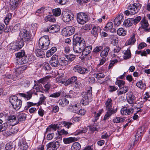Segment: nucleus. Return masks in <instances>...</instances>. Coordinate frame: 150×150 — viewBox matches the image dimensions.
<instances>
[{
	"label": "nucleus",
	"instance_id": "4",
	"mask_svg": "<svg viewBox=\"0 0 150 150\" xmlns=\"http://www.w3.org/2000/svg\"><path fill=\"white\" fill-rule=\"evenodd\" d=\"M92 88L90 87V89L87 91L86 92H83L82 94V98L80 101V103L83 105H87L89 101H91L92 94L91 93Z\"/></svg>",
	"mask_w": 150,
	"mask_h": 150
},
{
	"label": "nucleus",
	"instance_id": "44",
	"mask_svg": "<svg viewBox=\"0 0 150 150\" xmlns=\"http://www.w3.org/2000/svg\"><path fill=\"white\" fill-rule=\"evenodd\" d=\"M51 65L53 67H57L58 66L59 64V60H58L52 61L50 62Z\"/></svg>",
	"mask_w": 150,
	"mask_h": 150
},
{
	"label": "nucleus",
	"instance_id": "61",
	"mask_svg": "<svg viewBox=\"0 0 150 150\" xmlns=\"http://www.w3.org/2000/svg\"><path fill=\"white\" fill-rule=\"evenodd\" d=\"M58 133L59 135H66L68 134V132L64 129H61L59 131H58Z\"/></svg>",
	"mask_w": 150,
	"mask_h": 150
},
{
	"label": "nucleus",
	"instance_id": "1",
	"mask_svg": "<svg viewBox=\"0 0 150 150\" xmlns=\"http://www.w3.org/2000/svg\"><path fill=\"white\" fill-rule=\"evenodd\" d=\"M73 50L74 52L80 53H81L85 47V41L83 38L78 37L77 35L73 37Z\"/></svg>",
	"mask_w": 150,
	"mask_h": 150
},
{
	"label": "nucleus",
	"instance_id": "2",
	"mask_svg": "<svg viewBox=\"0 0 150 150\" xmlns=\"http://www.w3.org/2000/svg\"><path fill=\"white\" fill-rule=\"evenodd\" d=\"M112 100L111 98H108L105 103V107L107 112L104 116V120L108 119L112 115L114 114L117 112V108H112Z\"/></svg>",
	"mask_w": 150,
	"mask_h": 150
},
{
	"label": "nucleus",
	"instance_id": "33",
	"mask_svg": "<svg viewBox=\"0 0 150 150\" xmlns=\"http://www.w3.org/2000/svg\"><path fill=\"white\" fill-rule=\"evenodd\" d=\"M26 117V115L25 113L21 112L18 114L17 116V120L19 121H24Z\"/></svg>",
	"mask_w": 150,
	"mask_h": 150
},
{
	"label": "nucleus",
	"instance_id": "46",
	"mask_svg": "<svg viewBox=\"0 0 150 150\" xmlns=\"http://www.w3.org/2000/svg\"><path fill=\"white\" fill-rule=\"evenodd\" d=\"M65 57L67 60L72 61L74 60L76 58L75 55L73 54L65 55Z\"/></svg>",
	"mask_w": 150,
	"mask_h": 150
},
{
	"label": "nucleus",
	"instance_id": "51",
	"mask_svg": "<svg viewBox=\"0 0 150 150\" xmlns=\"http://www.w3.org/2000/svg\"><path fill=\"white\" fill-rule=\"evenodd\" d=\"M125 84V81L121 80H117L115 82V84L118 86L119 88L124 86Z\"/></svg>",
	"mask_w": 150,
	"mask_h": 150
},
{
	"label": "nucleus",
	"instance_id": "35",
	"mask_svg": "<svg viewBox=\"0 0 150 150\" xmlns=\"http://www.w3.org/2000/svg\"><path fill=\"white\" fill-rule=\"evenodd\" d=\"M35 53L37 56L40 58H43L45 57V53L40 49L36 50Z\"/></svg>",
	"mask_w": 150,
	"mask_h": 150
},
{
	"label": "nucleus",
	"instance_id": "26",
	"mask_svg": "<svg viewBox=\"0 0 150 150\" xmlns=\"http://www.w3.org/2000/svg\"><path fill=\"white\" fill-rule=\"evenodd\" d=\"M77 77L76 76H73L66 81L65 86H67L70 84L75 82L77 80Z\"/></svg>",
	"mask_w": 150,
	"mask_h": 150
},
{
	"label": "nucleus",
	"instance_id": "23",
	"mask_svg": "<svg viewBox=\"0 0 150 150\" xmlns=\"http://www.w3.org/2000/svg\"><path fill=\"white\" fill-rule=\"evenodd\" d=\"M14 24H12L9 26L10 30H11V32L12 33L17 31L20 29L21 26L20 24H17L14 25Z\"/></svg>",
	"mask_w": 150,
	"mask_h": 150
},
{
	"label": "nucleus",
	"instance_id": "11",
	"mask_svg": "<svg viewBox=\"0 0 150 150\" xmlns=\"http://www.w3.org/2000/svg\"><path fill=\"white\" fill-rule=\"evenodd\" d=\"M7 120L9 124L12 126H14L19 123V121L17 120L16 116L13 115L8 116Z\"/></svg>",
	"mask_w": 150,
	"mask_h": 150
},
{
	"label": "nucleus",
	"instance_id": "38",
	"mask_svg": "<svg viewBox=\"0 0 150 150\" xmlns=\"http://www.w3.org/2000/svg\"><path fill=\"white\" fill-rule=\"evenodd\" d=\"M125 120V118L117 117H114L112 121L114 123H117L122 122Z\"/></svg>",
	"mask_w": 150,
	"mask_h": 150
},
{
	"label": "nucleus",
	"instance_id": "48",
	"mask_svg": "<svg viewBox=\"0 0 150 150\" xmlns=\"http://www.w3.org/2000/svg\"><path fill=\"white\" fill-rule=\"evenodd\" d=\"M8 124L7 123H5L2 125H0V132L6 130Z\"/></svg>",
	"mask_w": 150,
	"mask_h": 150
},
{
	"label": "nucleus",
	"instance_id": "32",
	"mask_svg": "<svg viewBox=\"0 0 150 150\" xmlns=\"http://www.w3.org/2000/svg\"><path fill=\"white\" fill-rule=\"evenodd\" d=\"M91 50L92 47L90 46H87L83 50L82 52V54L85 56H87L91 52Z\"/></svg>",
	"mask_w": 150,
	"mask_h": 150
},
{
	"label": "nucleus",
	"instance_id": "30",
	"mask_svg": "<svg viewBox=\"0 0 150 150\" xmlns=\"http://www.w3.org/2000/svg\"><path fill=\"white\" fill-rule=\"evenodd\" d=\"M77 140V138L70 137L63 139V142L65 144H67Z\"/></svg>",
	"mask_w": 150,
	"mask_h": 150
},
{
	"label": "nucleus",
	"instance_id": "54",
	"mask_svg": "<svg viewBox=\"0 0 150 150\" xmlns=\"http://www.w3.org/2000/svg\"><path fill=\"white\" fill-rule=\"evenodd\" d=\"M44 87L45 88V89L44 90V92L48 93L50 88V83L49 82H47L46 84L45 85Z\"/></svg>",
	"mask_w": 150,
	"mask_h": 150
},
{
	"label": "nucleus",
	"instance_id": "64",
	"mask_svg": "<svg viewBox=\"0 0 150 150\" xmlns=\"http://www.w3.org/2000/svg\"><path fill=\"white\" fill-rule=\"evenodd\" d=\"M147 45L146 43L144 42H142L139 45L138 48L139 50H141L145 47Z\"/></svg>",
	"mask_w": 150,
	"mask_h": 150
},
{
	"label": "nucleus",
	"instance_id": "9",
	"mask_svg": "<svg viewBox=\"0 0 150 150\" xmlns=\"http://www.w3.org/2000/svg\"><path fill=\"white\" fill-rule=\"evenodd\" d=\"M62 18L65 22H69L73 19V14L70 11H64L62 12Z\"/></svg>",
	"mask_w": 150,
	"mask_h": 150
},
{
	"label": "nucleus",
	"instance_id": "6",
	"mask_svg": "<svg viewBox=\"0 0 150 150\" xmlns=\"http://www.w3.org/2000/svg\"><path fill=\"white\" fill-rule=\"evenodd\" d=\"M50 44V40L48 36H43L39 40V47L43 50H46L48 48Z\"/></svg>",
	"mask_w": 150,
	"mask_h": 150
},
{
	"label": "nucleus",
	"instance_id": "8",
	"mask_svg": "<svg viewBox=\"0 0 150 150\" xmlns=\"http://www.w3.org/2000/svg\"><path fill=\"white\" fill-rule=\"evenodd\" d=\"M77 21L81 24L86 23L88 21V16L84 13H79L77 15Z\"/></svg>",
	"mask_w": 150,
	"mask_h": 150
},
{
	"label": "nucleus",
	"instance_id": "14",
	"mask_svg": "<svg viewBox=\"0 0 150 150\" xmlns=\"http://www.w3.org/2000/svg\"><path fill=\"white\" fill-rule=\"evenodd\" d=\"M59 142L58 141L51 142L47 145V149L52 148V150H56L59 146Z\"/></svg>",
	"mask_w": 150,
	"mask_h": 150
},
{
	"label": "nucleus",
	"instance_id": "37",
	"mask_svg": "<svg viewBox=\"0 0 150 150\" xmlns=\"http://www.w3.org/2000/svg\"><path fill=\"white\" fill-rule=\"evenodd\" d=\"M140 24L141 25L142 28L146 29L147 28L149 24L147 20L144 18L141 21Z\"/></svg>",
	"mask_w": 150,
	"mask_h": 150
},
{
	"label": "nucleus",
	"instance_id": "56",
	"mask_svg": "<svg viewBox=\"0 0 150 150\" xmlns=\"http://www.w3.org/2000/svg\"><path fill=\"white\" fill-rule=\"evenodd\" d=\"M44 10V7H42L37 10L35 13V14L37 16H40L39 14H41L43 12Z\"/></svg>",
	"mask_w": 150,
	"mask_h": 150
},
{
	"label": "nucleus",
	"instance_id": "50",
	"mask_svg": "<svg viewBox=\"0 0 150 150\" xmlns=\"http://www.w3.org/2000/svg\"><path fill=\"white\" fill-rule=\"evenodd\" d=\"M25 53L24 50H21V52H19L16 54V57L22 58L24 56Z\"/></svg>",
	"mask_w": 150,
	"mask_h": 150
},
{
	"label": "nucleus",
	"instance_id": "57",
	"mask_svg": "<svg viewBox=\"0 0 150 150\" xmlns=\"http://www.w3.org/2000/svg\"><path fill=\"white\" fill-rule=\"evenodd\" d=\"M62 124L64 126L69 129L72 125V123L70 122L63 121Z\"/></svg>",
	"mask_w": 150,
	"mask_h": 150
},
{
	"label": "nucleus",
	"instance_id": "17",
	"mask_svg": "<svg viewBox=\"0 0 150 150\" xmlns=\"http://www.w3.org/2000/svg\"><path fill=\"white\" fill-rule=\"evenodd\" d=\"M123 15L122 14H120L118 16L114 19V25L117 26L119 25L123 21Z\"/></svg>",
	"mask_w": 150,
	"mask_h": 150
},
{
	"label": "nucleus",
	"instance_id": "15",
	"mask_svg": "<svg viewBox=\"0 0 150 150\" xmlns=\"http://www.w3.org/2000/svg\"><path fill=\"white\" fill-rule=\"evenodd\" d=\"M134 111V109L132 108L127 109V107H124L121 109V113L122 115H128L132 114Z\"/></svg>",
	"mask_w": 150,
	"mask_h": 150
},
{
	"label": "nucleus",
	"instance_id": "31",
	"mask_svg": "<svg viewBox=\"0 0 150 150\" xmlns=\"http://www.w3.org/2000/svg\"><path fill=\"white\" fill-rule=\"evenodd\" d=\"M150 53V50L147 49L146 51H136V54H140L142 56H146L147 54H149Z\"/></svg>",
	"mask_w": 150,
	"mask_h": 150
},
{
	"label": "nucleus",
	"instance_id": "59",
	"mask_svg": "<svg viewBox=\"0 0 150 150\" xmlns=\"http://www.w3.org/2000/svg\"><path fill=\"white\" fill-rule=\"evenodd\" d=\"M13 147L11 143H8L6 145L5 150H11Z\"/></svg>",
	"mask_w": 150,
	"mask_h": 150
},
{
	"label": "nucleus",
	"instance_id": "53",
	"mask_svg": "<svg viewBox=\"0 0 150 150\" xmlns=\"http://www.w3.org/2000/svg\"><path fill=\"white\" fill-rule=\"evenodd\" d=\"M62 34L63 35L65 36H68V32L67 27L64 28L62 31Z\"/></svg>",
	"mask_w": 150,
	"mask_h": 150
},
{
	"label": "nucleus",
	"instance_id": "34",
	"mask_svg": "<svg viewBox=\"0 0 150 150\" xmlns=\"http://www.w3.org/2000/svg\"><path fill=\"white\" fill-rule=\"evenodd\" d=\"M132 22H133V21H132V18H129L125 20L124 21L123 25L126 27H129L133 24Z\"/></svg>",
	"mask_w": 150,
	"mask_h": 150
},
{
	"label": "nucleus",
	"instance_id": "49",
	"mask_svg": "<svg viewBox=\"0 0 150 150\" xmlns=\"http://www.w3.org/2000/svg\"><path fill=\"white\" fill-rule=\"evenodd\" d=\"M132 21H133V23L134 25L136 24L139 23L142 19L141 17L140 16H137L135 18H132Z\"/></svg>",
	"mask_w": 150,
	"mask_h": 150
},
{
	"label": "nucleus",
	"instance_id": "3",
	"mask_svg": "<svg viewBox=\"0 0 150 150\" xmlns=\"http://www.w3.org/2000/svg\"><path fill=\"white\" fill-rule=\"evenodd\" d=\"M9 101L15 110H19L21 107L22 101L15 96H11L9 98Z\"/></svg>",
	"mask_w": 150,
	"mask_h": 150
},
{
	"label": "nucleus",
	"instance_id": "16",
	"mask_svg": "<svg viewBox=\"0 0 150 150\" xmlns=\"http://www.w3.org/2000/svg\"><path fill=\"white\" fill-rule=\"evenodd\" d=\"M18 145L20 148L22 150H26L28 148V146L25 141L23 139L19 140L18 142Z\"/></svg>",
	"mask_w": 150,
	"mask_h": 150
},
{
	"label": "nucleus",
	"instance_id": "62",
	"mask_svg": "<svg viewBox=\"0 0 150 150\" xmlns=\"http://www.w3.org/2000/svg\"><path fill=\"white\" fill-rule=\"evenodd\" d=\"M60 95V93L59 92H57L53 93L50 96V97L53 98L58 97Z\"/></svg>",
	"mask_w": 150,
	"mask_h": 150
},
{
	"label": "nucleus",
	"instance_id": "20",
	"mask_svg": "<svg viewBox=\"0 0 150 150\" xmlns=\"http://www.w3.org/2000/svg\"><path fill=\"white\" fill-rule=\"evenodd\" d=\"M33 88L34 91L36 90L37 92H41L44 93V90L42 85L38 82V83L35 84Z\"/></svg>",
	"mask_w": 150,
	"mask_h": 150
},
{
	"label": "nucleus",
	"instance_id": "21",
	"mask_svg": "<svg viewBox=\"0 0 150 150\" xmlns=\"http://www.w3.org/2000/svg\"><path fill=\"white\" fill-rule=\"evenodd\" d=\"M100 30V29L99 27L94 26L92 28L91 33L95 37H96L98 36V33Z\"/></svg>",
	"mask_w": 150,
	"mask_h": 150
},
{
	"label": "nucleus",
	"instance_id": "5",
	"mask_svg": "<svg viewBox=\"0 0 150 150\" xmlns=\"http://www.w3.org/2000/svg\"><path fill=\"white\" fill-rule=\"evenodd\" d=\"M32 36L30 31L26 29L22 28L20 30L19 36L20 39L23 42L30 41Z\"/></svg>",
	"mask_w": 150,
	"mask_h": 150
},
{
	"label": "nucleus",
	"instance_id": "36",
	"mask_svg": "<svg viewBox=\"0 0 150 150\" xmlns=\"http://www.w3.org/2000/svg\"><path fill=\"white\" fill-rule=\"evenodd\" d=\"M58 103L59 105L64 107L68 104L69 101L66 98H64L63 99L59 100Z\"/></svg>",
	"mask_w": 150,
	"mask_h": 150
},
{
	"label": "nucleus",
	"instance_id": "13",
	"mask_svg": "<svg viewBox=\"0 0 150 150\" xmlns=\"http://www.w3.org/2000/svg\"><path fill=\"white\" fill-rule=\"evenodd\" d=\"M60 30L59 26L55 25H52L47 28L45 30L46 32H48L51 33H55L58 32Z\"/></svg>",
	"mask_w": 150,
	"mask_h": 150
},
{
	"label": "nucleus",
	"instance_id": "19",
	"mask_svg": "<svg viewBox=\"0 0 150 150\" xmlns=\"http://www.w3.org/2000/svg\"><path fill=\"white\" fill-rule=\"evenodd\" d=\"M135 37V34H133L131 35L130 38L126 42V45H134L136 41Z\"/></svg>",
	"mask_w": 150,
	"mask_h": 150
},
{
	"label": "nucleus",
	"instance_id": "12",
	"mask_svg": "<svg viewBox=\"0 0 150 150\" xmlns=\"http://www.w3.org/2000/svg\"><path fill=\"white\" fill-rule=\"evenodd\" d=\"M24 45V43L23 41L13 42L11 44V49L16 51L18 50L21 48Z\"/></svg>",
	"mask_w": 150,
	"mask_h": 150
},
{
	"label": "nucleus",
	"instance_id": "63",
	"mask_svg": "<svg viewBox=\"0 0 150 150\" xmlns=\"http://www.w3.org/2000/svg\"><path fill=\"white\" fill-rule=\"evenodd\" d=\"M96 126V124L94 123L93 125L90 126L89 129L92 131H96L97 129Z\"/></svg>",
	"mask_w": 150,
	"mask_h": 150
},
{
	"label": "nucleus",
	"instance_id": "25",
	"mask_svg": "<svg viewBox=\"0 0 150 150\" xmlns=\"http://www.w3.org/2000/svg\"><path fill=\"white\" fill-rule=\"evenodd\" d=\"M110 50V48L108 47H106L101 52L100 56L103 58L106 57L108 55Z\"/></svg>",
	"mask_w": 150,
	"mask_h": 150
},
{
	"label": "nucleus",
	"instance_id": "18",
	"mask_svg": "<svg viewBox=\"0 0 150 150\" xmlns=\"http://www.w3.org/2000/svg\"><path fill=\"white\" fill-rule=\"evenodd\" d=\"M127 100L129 103L132 104L134 103L135 97L132 92L128 93H127Z\"/></svg>",
	"mask_w": 150,
	"mask_h": 150
},
{
	"label": "nucleus",
	"instance_id": "47",
	"mask_svg": "<svg viewBox=\"0 0 150 150\" xmlns=\"http://www.w3.org/2000/svg\"><path fill=\"white\" fill-rule=\"evenodd\" d=\"M45 21H49L54 22L56 21L55 19L53 17V16H46L45 18Z\"/></svg>",
	"mask_w": 150,
	"mask_h": 150
},
{
	"label": "nucleus",
	"instance_id": "52",
	"mask_svg": "<svg viewBox=\"0 0 150 150\" xmlns=\"http://www.w3.org/2000/svg\"><path fill=\"white\" fill-rule=\"evenodd\" d=\"M103 47L102 46H98L96 47L93 50V52L96 53L101 51L103 50Z\"/></svg>",
	"mask_w": 150,
	"mask_h": 150
},
{
	"label": "nucleus",
	"instance_id": "55",
	"mask_svg": "<svg viewBox=\"0 0 150 150\" xmlns=\"http://www.w3.org/2000/svg\"><path fill=\"white\" fill-rule=\"evenodd\" d=\"M136 85L141 89L145 88L146 86L144 84H143L142 81H140L138 82L137 83Z\"/></svg>",
	"mask_w": 150,
	"mask_h": 150
},
{
	"label": "nucleus",
	"instance_id": "39",
	"mask_svg": "<svg viewBox=\"0 0 150 150\" xmlns=\"http://www.w3.org/2000/svg\"><path fill=\"white\" fill-rule=\"evenodd\" d=\"M81 148V145L78 142H74L71 146V150H79Z\"/></svg>",
	"mask_w": 150,
	"mask_h": 150
},
{
	"label": "nucleus",
	"instance_id": "22",
	"mask_svg": "<svg viewBox=\"0 0 150 150\" xmlns=\"http://www.w3.org/2000/svg\"><path fill=\"white\" fill-rule=\"evenodd\" d=\"M59 64L62 66H64L68 64L69 62L66 57H62L59 59Z\"/></svg>",
	"mask_w": 150,
	"mask_h": 150
},
{
	"label": "nucleus",
	"instance_id": "58",
	"mask_svg": "<svg viewBox=\"0 0 150 150\" xmlns=\"http://www.w3.org/2000/svg\"><path fill=\"white\" fill-rule=\"evenodd\" d=\"M26 68V67L25 66L20 67L16 69L15 71L18 72V73H21L23 71L22 69H25Z\"/></svg>",
	"mask_w": 150,
	"mask_h": 150
},
{
	"label": "nucleus",
	"instance_id": "60",
	"mask_svg": "<svg viewBox=\"0 0 150 150\" xmlns=\"http://www.w3.org/2000/svg\"><path fill=\"white\" fill-rule=\"evenodd\" d=\"M117 62L118 60L117 59L111 61L108 66V69L111 68L115 64L117 63Z\"/></svg>",
	"mask_w": 150,
	"mask_h": 150
},
{
	"label": "nucleus",
	"instance_id": "42",
	"mask_svg": "<svg viewBox=\"0 0 150 150\" xmlns=\"http://www.w3.org/2000/svg\"><path fill=\"white\" fill-rule=\"evenodd\" d=\"M87 130L88 129L87 128L81 127L79 130H78L76 132L75 134L78 135L81 133H86Z\"/></svg>",
	"mask_w": 150,
	"mask_h": 150
},
{
	"label": "nucleus",
	"instance_id": "7",
	"mask_svg": "<svg viewBox=\"0 0 150 150\" xmlns=\"http://www.w3.org/2000/svg\"><path fill=\"white\" fill-rule=\"evenodd\" d=\"M141 6V4L138 3H134L129 4L128 6V8L129 10V12L131 13V15H133L136 14L139 11Z\"/></svg>",
	"mask_w": 150,
	"mask_h": 150
},
{
	"label": "nucleus",
	"instance_id": "41",
	"mask_svg": "<svg viewBox=\"0 0 150 150\" xmlns=\"http://www.w3.org/2000/svg\"><path fill=\"white\" fill-rule=\"evenodd\" d=\"M117 33L119 35L124 36L126 34V31L122 28H120L117 31Z\"/></svg>",
	"mask_w": 150,
	"mask_h": 150
},
{
	"label": "nucleus",
	"instance_id": "29",
	"mask_svg": "<svg viewBox=\"0 0 150 150\" xmlns=\"http://www.w3.org/2000/svg\"><path fill=\"white\" fill-rule=\"evenodd\" d=\"M10 5L11 8L12 10L16 9L18 5V2L16 0H10Z\"/></svg>",
	"mask_w": 150,
	"mask_h": 150
},
{
	"label": "nucleus",
	"instance_id": "10",
	"mask_svg": "<svg viewBox=\"0 0 150 150\" xmlns=\"http://www.w3.org/2000/svg\"><path fill=\"white\" fill-rule=\"evenodd\" d=\"M73 70L75 72L82 74H84L89 71L87 69L82 67L79 65L74 66L73 68Z\"/></svg>",
	"mask_w": 150,
	"mask_h": 150
},
{
	"label": "nucleus",
	"instance_id": "24",
	"mask_svg": "<svg viewBox=\"0 0 150 150\" xmlns=\"http://www.w3.org/2000/svg\"><path fill=\"white\" fill-rule=\"evenodd\" d=\"M68 109L70 110L71 112L77 114L79 110V107L77 106L76 104L73 105H69L68 106Z\"/></svg>",
	"mask_w": 150,
	"mask_h": 150
},
{
	"label": "nucleus",
	"instance_id": "45",
	"mask_svg": "<svg viewBox=\"0 0 150 150\" xmlns=\"http://www.w3.org/2000/svg\"><path fill=\"white\" fill-rule=\"evenodd\" d=\"M20 84L21 86L25 87H28L30 84V82L29 80H25L21 82Z\"/></svg>",
	"mask_w": 150,
	"mask_h": 150
},
{
	"label": "nucleus",
	"instance_id": "27",
	"mask_svg": "<svg viewBox=\"0 0 150 150\" xmlns=\"http://www.w3.org/2000/svg\"><path fill=\"white\" fill-rule=\"evenodd\" d=\"M123 53L124 54L123 58L125 59H127L131 58V54L129 48L127 49L126 50H124Z\"/></svg>",
	"mask_w": 150,
	"mask_h": 150
},
{
	"label": "nucleus",
	"instance_id": "43",
	"mask_svg": "<svg viewBox=\"0 0 150 150\" xmlns=\"http://www.w3.org/2000/svg\"><path fill=\"white\" fill-rule=\"evenodd\" d=\"M52 11L54 15L56 16H59L61 13V11L59 8L53 9Z\"/></svg>",
	"mask_w": 150,
	"mask_h": 150
},
{
	"label": "nucleus",
	"instance_id": "28",
	"mask_svg": "<svg viewBox=\"0 0 150 150\" xmlns=\"http://www.w3.org/2000/svg\"><path fill=\"white\" fill-rule=\"evenodd\" d=\"M51 78V76H47L40 79L37 81L40 83L45 84L48 82V81H49V79Z\"/></svg>",
	"mask_w": 150,
	"mask_h": 150
},
{
	"label": "nucleus",
	"instance_id": "40",
	"mask_svg": "<svg viewBox=\"0 0 150 150\" xmlns=\"http://www.w3.org/2000/svg\"><path fill=\"white\" fill-rule=\"evenodd\" d=\"M113 27V23L111 22L108 23L106 25L105 27L104 28V30L105 31H108L109 30L111 29Z\"/></svg>",
	"mask_w": 150,
	"mask_h": 150
}]
</instances>
